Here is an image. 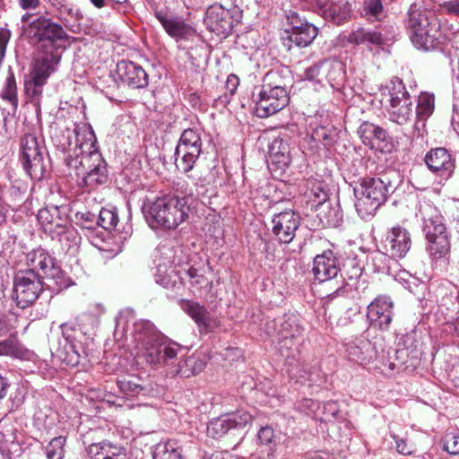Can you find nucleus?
<instances>
[{
    "label": "nucleus",
    "instance_id": "obj_1",
    "mask_svg": "<svg viewBox=\"0 0 459 459\" xmlns=\"http://www.w3.org/2000/svg\"><path fill=\"white\" fill-rule=\"evenodd\" d=\"M23 33L38 49L30 78L25 82V91L31 98H39L48 77L61 61L64 51L61 42L68 40L69 35L61 24L44 15L30 22Z\"/></svg>",
    "mask_w": 459,
    "mask_h": 459
},
{
    "label": "nucleus",
    "instance_id": "obj_2",
    "mask_svg": "<svg viewBox=\"0 0 459 459\" xmlns=\"http://www.w3.org/2000/svg\"><path fill=\"white\" fill-rule=\"evenodd\" d=\"M75 148L65 158L67 167L82 178L84 186L95 189L108 182L107 164L96 147V136L91 127L75 126Z\"/></svg>",
    "mask_w": 459,
    "mask_h": 459
},
{
    "label": "nucleus",
    "instance_id": "obj_3",
    "mask_svg": "<svg viewBox=\"0 0 459 459\" xmlns=\"http://www.w3.org/2000/svg\"><path fill=\"white\" fill-rule=\"evenodd\" d=\"M137 356L152 366L173 364L181 347L167 340L149 320H140L134 325Z\"/></svg>",
    "mask_w": 459,
    "mask_h": 459
},
{
    "label": "nucleus",
    "instance_id": "obj_4",
    "mask_svg": "<svg viewBox=\"0 0 459 459\" xmlns=\"http://www.w3.org/2000/svg\"><path fill=\"white\" fill-rule=\"evenodd\" d=\"M189 196L165 195L151 204L146 220L152 229L175 230L189 216Z\"/></svg>",
    "mask_w": 459,
    "mask_h": 459
},
{
    "label": "nucleus",
    "instance_id": "obj_5",
    "mask_svg": "<svg viewBox=\"0 0 459 459\" xmlns=\"http://www.w3.org/2000/svg\"><path fill=\"white\" fill-rule=\"evenodd\" d=\"M407 27L411 40L418 49L426 51L438 45L439 24L434 13L420 3L411 4L407 13Z\"/></svg>",
    "mask_w": 459,
    "mask_h": 459
},
{
    "label": "nucleus",
    "instance_id": "obj_6",
    "mask_svg": "<svg viewBox=\"0 0 459 459\" xmlns=\"http://www.w3.org/2000/svg\"><path fill=\"white\" fill-rule=\"evenodd\" d=\"M394 188L386 175L361 179L354 187L355 207L359 215L364 220L373 216Z\"/></svg>",
    "mask_w": 459,
    "mask_h": 459
},
{
    "label": "nucleus",
    "instance_id": "obj_7",
    "mask_svg": "<svg viewBox=\"0 0 459 459\" xmlns=\"http://www.w3.org/2000/svg\"><path fill=\"white\" fill-rule=\"evenodd\" d=\"M422 213L427 252L432 263L445 264L449 258L451 245L444 218L430 206L427 207Z\"/></svg>",
    "mask_w": 459,
    "mask_h": 459
},
{
    "label": "nucleus",
    "instance_id": "obj_8",
    "mask_svg": "<svg viewBox=\"0 0 459 459\" xmlns=\"http://www.w3.org/2000/svg\"><path fill=\"white\" fill-rule=\"evenodd\" d=\"M339 257L332 251L325 250L322 254L315 256L313 261L312 273L316 280L319 282H331L333 281V292L325 295V298L333 299L343 292L345 289V281L342 275L339 276L341 271Z\"/></svg>",
    "mask_w": 459,
    "mask_h": 459
},
{
    "label": "nucleus",
    "instance_id": "obj_9",
    "mask_svg": "<svg viewBox=\"0 0 459 459\" xmlns=\"http://www.w3.org/2000/svg\"><path fill=\"white\" fill-rule=\"evenodd\" d=\"M388 102L385 112L391 122L403 126L411 121L413 101L402 80L396 78L391 81Z\"/></svg>",
    "mask_w": 459,
    "mask_h": 459
},
{
    "label": "nucleus",
    "instance_id": "obj_10",
    "mask_svg": "<svg viewBox=\"0 0 459 459\" xmlns=\"http://www.w3.org/2000/svg\"><path fill=\"white\" fill-rule=\"evenodd\" d=\"M20 161L27 175L34 180H40L47 171L44 161V148L33 134H26L21 140Z\"/></svg>",
    "mask_w": 459,
    "mask_h": 459
},
{
    "label": "nucleus",
    "instance_id": "obj_11",
    "mask_svg": "<svg viewBox=\"0 0 459 459\" xmlns=\"http://www.w3.org/2000/svg\"><path fill=\"white\" fill-rule=\"evenodd\" d=\"M241 19L242 10L238 6L225 8L222 4H214L207 8L204 22L210 31L227 37Z\"/></svg>",
    "mask_w": 459,
    "mask_h": 459
},
{
    "label": "nucleus",
    "instance_id": "obj_12",
    "mask_svg": "<svg viewBox=\"0 0 459 459\" xmlns=\"http://www.w3.org/2000/svg\"><path fill=\"white\" fill-rule=\"evenodd\" d=\"M255 102V113L261 118L268 117L285 108L289 103V95L284 87L273 86L264 83L261 86L255 96L253 93Z\"/></svg>",
    "mask_w": 459,
    "mask_h": 459
},
{
    "label": "nucleus",
    "instance_id": "obj_13",
    "mask_svg": "<svg viewBox=\"0 0 459 459\" xmlns=\"http://www.w3.org/2000/svg\"><path fill=\"white\" fill-rule=\"evenodd\" d=\"M39 275L33 270L21 272L14 277L13 298L21 308L31 306L39 298L43 289Z\"/></svg>",
    "mask_w": 459,
    "mask_h": 459
},
{
    "label": "nucleus",
    "instance_id": "obj_14",
    "mask_svg": "<svg viewBox=\"0 0 459 459\" xmlns=\"http://www.w3.org/2000/svg\"><path fill=\"white\" fill-rule=\"evenodd\" d=\"M27 263L31 267L30 270H40L44 277L51 281L49 288L60 290L66 287L63 273L58 266H56L54 259L43 248H38L27 255Z\"/></svg>",
    "mask_w": 459,
    "mask_h": 459
},
{
    "label": "nucleus",
    "instance_id": "obj_15",
    "mask_svg": "<svg viewBox=\"0 0 459 459\" xmlns=\"http://www.w3.org/2000/svg\"><path fill=\"white\" fill-rule=\"evenodd\" d=\"M394 38V28L391 25H380L373 30L364 27L353 28L346 36V40L351 45H366L367 47H380L393 40Z\"/></svg>",
    "mask_w": 459,
    "mask_h": 459
},
{
    "label": "nucleus",
    "instance_id": "obj_16",
    "mask_svg": "<svg viewBox=\"0 0 459 459\" xmlns=\"http://www.w3.org/2000/svg\"><path fill=\"white\" fill-rule=\"evenodd\" d=\"M288 23L291 26L288 33V40L299 48L308 47L318 34V29L314 24L301 18L298 13L290 11L286 15Z\"/></svg>",
    "mask_w": 459,
    "mask_h": 459
},
{
    "label": "nucleus",
    "instance_id": "obj_17",
    "mask_svg": "<svg viewBox=\"0 0 459 459\" xmlns=\"http://www.w3.org/2000/svg\"><path fill=\"white\" fill-rule=\"evenodd\" d=\"M252 420V415L246 411H237L213 419L207 426V433L212 438H221L230 431L243 429Z\"/></svg>",
    "mask_w": 459,
    "mask_h": 459
},
{
    "label": "nucleus",
    "instance_id": "obj_18",
    "mask_svg": "<svg viewBox=\"0 0 459 459\" xmlns=\"http://www.w3.org/2000/svg\"><path fill=\"white\" fill-rule=\"evenodd\" d=\"M411 247V233L403 227L390 229L383 240L385 254L392 258H403Z\"/></svg>",
    "mask_w": 459,
    "mask_h": 459
},
{
    "label": "nucleus",
    "instance_id": "obj_19",
    "mask_svg": "<svg viewBox=\"0 0 459 459\" xmlns=\"http://www.w3.org/2000/svg\"><path fill=\"white\" fill-rule=\"evenodd\" d=\"M315 11L324 19L342 24L351 16V4L347 0H315Z\"/></svg>",
    "mask_w": 459,
    "mask_h": 459
},
{
    "label": "nucleus",
    "instance_id": "obj_20",
    "mask_svg": "<svg viewBox=\"0 0 459 459\" xmlns=\"http://www.w3.org/2000/svg\"><path fill=\"white\" fill-rule=\"evenodd\" d=\"M272 223L273 234L281 244H289L294 239L300 224L299 216L291 210L275 214Z\"/></svg>",
    "mask_w": 459,
    "mask_h": 459
},
{
    "label": "nucleus",
    "instance_id": "obj_21",
    "mask_svg": "<svg viewBox=\"0 0 459 459\" xmlns=\"http://www.w3.org/2000/svg\"><path fill=\"white\" fill-rule=\"evenodd\" d=\"M393 307L390 298L384 296L376 298L368 306L367 317L370 325L381 330H386L393 319Z\"/></svg>",
    "mask_w": 459,
    "mask_h": 459
},
{
    "label": "nucleus",
    "instance_id": "obj_22",
    "mask_svg": "<svg viewBox=\"0 0 459 459\" xmlns=\"http://www.w3.org/2000/svg\"><path fill=\"white\" fill-rule=\"evenodd\" d=\"M37 218L45 233L50 238L58 234V231L69 222L65 209L55 205L40 209Z\"/></svg>",
    "mask_w": 459,
    "mask_h": 459
},
{
    "label": "nucleus",
    "instance_id": "obj_23",
    "mask_svg": "<svg viewBox=\"0 0 459 459\" xmlns=\"http://www.w3.org/2000/svg\"><path fill=\"white\" fill-rule=\"evenodd\" d=\"M178 304L181 309L195 321L201 333H210L217 327V320L211 316L204 305L184 299H179Z\"/></svg>",
    "mask_w": 459,
    "mask_h": 459
},
{
    "label": "nucleus",
    "instance_id": "obj_24",
    "mask_svg": "<svg viewBox=\"0 0 459 459\" xmlns=\"http://www.w3.org/2000/svg\"><path fill=\"white\" fill-rule=\"evenodd\" d=\"M117 74L123 83L133 89H143L149 83L148 74L144 69L132 61L118 62Z\"/></svg>",
    "mask_w": 459,
    "mask_h": 459
},
{
    "label": "nucleus",
    "instance_id": "obj_25",
    "mask_svg": "<svg viewBox=\"0 0 459 459\" xmlns=\"http://www.w3.org/2000/svg\"><path fill=\"white\" fill-rule=\"evenodd\" d=\"M427 167L441 177L449 178L455 169V160L446 148H434L425 155Z\"/></svg>",
    "mask_w": 459,
    "mask_h": 459
},
{
    "label": "nucleus",
    "instance_id": "obj_26",
    "mask_svg": "<svg viewBox=\"0 0 459 459\" xmlns=\"http://www.w3.org/2000/svg\"><path fill=\"white\" fill-rule=\"evenodd\" d=\"M346 353L350 360L359 365H367L377 356L375 346L366 338L359 337L346 344Z\"/></svg>",
    "mask_w": 459,
    "mask_h": 459
},
{
    "label": "nucleus",
    "instance_id": "obj_27",
    "mask_svg": "<svg viewBox=\"0 0 459 459\" xmlns=\"http://www.w3.org/2000/svg\"><path fill=\"white\" fill-rule=\"evenodd\" d=\"M156 18L161 23L166 32L176 39H187L195 33L194 29L181 18L168 17L161 13H157Z\"/></svg>",
    "mask_w": 459,
    "mask_h": 459
},
{
    "label": "nucleus",
    "instance_id": "obj_28",
    "mask_svg": "<svg viewBox=\"0 0 459 459\" xmlns=\"http://www.w3.org/2000/svg\"><path fill=\"white\" fill-rule=\"evenodd\" d=\"M202 150H198L196 145L188 146L185 143H178L175 149V165L177 169L185 173L193 169Z\"/></svg>",
    "mask_w": 459,
    "mask_h": 459
},
{
    "label": "nucleus",
    "instance_id": "obj_29",
    "mask_svg": "<svg viewBox=\"0 0 459 459\" xmlns=\"http://www.w3.org/2000/svg\"><path fill=\"white\" fill-rule=\"evenodd\" d=\"M87 459H126L125 450L108 441L94 443L87 448Z\"/></svg>",
    "mask_w": 459,
    "mask_h": 459
},
{
    "label": "nucleus",
    "instance_id": "obj_30",
    "mask_svg": "<svg viewBox=\"0 0 459 459\" xmlns=\"http://www.w3.org/2000/svg\"><path fill=\"white\" fill-rule=\"evenodd\" d=\"M269 158L272 163L278 165L280 169L288 167L291 160L290 139L274 138L269 146Z\"/></svg>",
    "mask_w": 459,
    "mask_h": 459
},
{
    "label": "nucleus",
    "instance_id": "obj_31",
    "mask_svg": "<svg viewBox=\"0 0 459 459\" xmlns=\"http://www.w3.org/2000/svg\"><path fill=\"white\" fill-rule=\"evenodd\" d=\"M205 362L199 356L191 355L173 365L171 373L182 377H190L203 371Z\"/></svg>",
    "mask_w": 459,
    "mask_h": 459
},
{
    "label": "nucleus",
    "instance_id": "obj_32",
    "mask_svg": "<svg viewBox=\"0 0 459 459\" xmlns=\"http://www.w3.org/2000/svg\"><path fill=\"white\" fill-rule=\"evenodd\" d=\"M435 108V96L429 92H420L418 97L415 109L417 121L415 122V130L420 131V123L425 126V121L433 114Z\"/></svg>",
    "mask_w": 459,
    "mask_h": 459
},
{
    "label": "nucleus",
    "instance_id": "obj_33",
    "mask_svg": "<svg viewBox=\"0 0 459 459\" xmlns=\"http://www.w3.org/2000/svg\"><path fill=\"white\" fill-rule=\"evenodd\" d=\"M277 340H281L283 345L286 346L290 339H304L303 329L297 324L296 319L288 317L284 319L276 329Z\"/></svg>",
    "mask_w": 459,
    "mask_h": 459
},
{
    "label": "nucleus",
    "instance_id": "obj_34",
    "mask_svg": "<svg viewBox=\"0 0 459 459\" xmlns=\"http://www.w3.org/2000/svg\"><path fill=\"white\" fill-rule=\"evenodd\" d=\"M358 134L365 145L372 144L373 139L385 142L387 138L384 128L370 122H363L358 129Z\"/></svg>",
    "mask_w": 459,
    "mask_h": 459
},
{
    "label": "nucleus",
    "instance_id": "obj_35",
    "mask_svg": "<svg viewBox=\"0 0 459 459\" xmlns=\"http://www.w3.org/2000/svg\"><path fill=\"white\" fill-rule=\"evenodd\" d=\"M359 12L370 22H380L385 17L383 0H365Z\"/></svg>",
    "mask_w": 459,
    "mask_h": 459
},
{
    "label": "nucleus",
    "instance_id": "obj_36",
    "mask_svg": "<svg viewBox=\"0 0 459 459\" xmlns=\"http://www.w3.org/2000/svg\"><path fill=\"white\" fill-rule=\"evenodd\" d=\"M153 459H182V454L178 443L173 440L160 441L152 451Z\"/></svg>",
    "mask_w": 459,
    "mask_h": 459
},
{
    "label": "nucleus",
    "instance_id": "obj_37",
    "mask_svg": "<svg viewBox=\"0 0 459 459\" xmlns=\"http://www.w3.org/2000/svg\"><path fill=\"white\" fill-rule=\"evenodd\" d=\"M0 96L4 100L11 104L13 113L16 112L18 108L17 85L14 74L11 68L8 69V74Z\"/></svg>",
    "mask_w": 459,
    "mask_h": 459
},
{
    "label": "nucleus",
    "instance_id": "obj_38",
    "mask_svg": "<svg viewBox=\"0 0 459 459\" xmlns=\"http://www.w3.org/2000/svg\"><path fill=\"white\" fill-rule=\"evenodd\" d=\"M140 379L134 377H124L117 380V385L119 390L127 396L145 395L148 389L143 386Z\"/></svg>",
    "mask_w": 459,
    "mask_h": 459
},
{
    "label": "nucleus",
    "instance_id": "obj_39",
    "mask_svg": "<svg viewBox=\"0 0 459 459\" xmlns=\"http://www.w3.org/2000/svg\"><path fill=\"white\" fill-rule=\"evenodd\" d=\"M52 239H56L58 242L67 250L76 247L81 242V237L77 230L66 224L64 229L58 231V234L55 235Z\"/></svg>",
    "mask_w": 459,
    "mask_h": 459
},
{
    "label": "nucleus",
    "instance_id": "obj_40",
    "mask_svg": "<svg viewBox=\"0 0 459 459\" xmlns=\"http://www.w3.org/2000/svg\"><path fill=\"white\" fill-rule=\"evenodd\" d=\"M25 351L26 350L14 335H11L0 342V356L22 358L24 356Z\"/></svg>",
    "mask_w": 459,
    "mask_h": 459
},
{
    "label": "nucleus",
    "instance_id": "obj_41",
    "mask_svg": "<svg viewBox=\"0 0 459 459\" xmlns=\"http://www.w3.org/2000/svg\"><path fill=\"white\" fill-rule=\"evenodd\" d=\"M51 5L58 12L57 18L63 22L67 17L79 21L82 19V13L78 9L69 4L66 0H51Z\"/></svg>",
    "mask_w": 459,
    "mask_h": 459
},
{
    "label": "nucleus",
    "instance_id": "obj_42",
    "mask_svg": "<svg viewBox=\"0 0 459 459\" xmlns=\"http://www.w3.org/2000/svg\"><path fill=\"white\" fill-rule=\"evenodd\" d=\"M98 226L103 228L106 230H115L118 223V214L115 208H102L99 214Z\"/></svg>",
    "mask_w": 459,
    "mask_h": 459
},
{
    "label": "nucleus",
    "instance_id": "obj_43",
    "mask_svg": "<svg viewBox=\"0 0 459 459\" xmlns=\"http://www.w3.org/2000/svg\"><path fill=\"white\" fill-rule=\"evenodd\" d=\"M65 437L63 436L54 437L45 447L48 459H63L65 455Z\"/></svg>",
    "mask_w": 459,
    "mask_h": 459
},
{
    "label": "nucleus",
    "instance_id": "obj_44",
    "mask_svg": "<svg viewBox=\"0 0 459 459\" xmlns=\"http://www.w3.org/2000/svg\"><path fill=\"white\" fill-rule=\"evenodd\" d=\"M202 133L197 129L188 128L183 131L178 143H185L188 146L198 147V150H202L203 142L201 137Z\"/></svg>",
    "mask_w": 459,
    "mask_h": 459
},
{
    "label": "nucleus",
    "instance_id": "obj_45",
    "mask_svg": "<svg viewBox=\"0 0 459 459\" xmlns=\"http://www.w3.org/2000/svg\"><path fill=\"white\" fill-rule=\"evenodd\" d=\"M288 340L290 342L286 343V346L283 345V342H281V340L278 341L280 352L286 358H295L296 354L300 352V345L304 342V339L294 340L289 338Z\"/></svg>",
    "mask_w": 459,
    "mask_h": 459
},
{
    "label": "nucleus",
    "instance_id": "obj_46",
    "mask_svg": "<svg viewBox=\"0 0 459 459\" xmlns=\"http://www.w3.org/2000/svg\"><path fill=\"white\" fill-rule=\"evenodd\" d=\"M77 222L85 229L93 230L98 226L97 215L91 212H77L75 213Z\"/></svg>",
    "mask_w": 459,
    "mask_h": 459
},
{
    "label": "nucleus",
    "instance_id": "obj_47",
    "mask_svg": "<svg viewBox=\"0 0 459 459\" xmlns=\"http://www.w3.org/2000/svg\"><path fill=\"white\" fill-rule=\"evenodd\" d=\"M313 137L317 141H322L323 144L329 148L334 143L336 134L334 131L322 126L315 130Z\"/></svg>",
    "mask_w": 459,
    "mask_h": 459
},
{
    "label": "nucleus",
    "instance_id": "obj_48",
    "mask_svg": "<svg viewBox=\"0 0 459 459\" xmlns=\"http://www.w3.org/2000/svg\"><path fill=\"white\" fill-rule=\"evenodd\" d=\"M442 447L450 455L459 454V435L455 433H447L442 438Z\"/></svg>",
    "mask_w": 459,
    "mask_h": 459
},
{
    "label": "nucleus",
    "instance_id": "obj_49",
    "mask_svg": "<svg viewBox=\"0 0 459 459\" xmlns=\"http://www.w3.org/2000/svg\"><path fill=\"white\" fill-rule=\"evenodd\" d=\"M324 65V63L315 64L307 68L303 75L304 80L314 82L316 83H321L323 80V73L321 70Z\"/></svg>",
    "mask_w": 459,
    "mask_h": 459
},
{
    "label": "nucleus",
    "instance_id": "obj_50",
    "mask_svg": "<svg viewBox=\"0 0 459 459\" xmlns=\"http://www.w3.org/2000/svg\"><path fill=\"white\" fill-rule=\"evenodd\" d=\"M257 437L262 445L269 446V450L276 445L274 431L271 427L261 428Z\"/></svg>",
    "mask_w": 459,
    "mask_h": 459
},
{
    "label": "nucleus",
    "instance_id": "obj_51",
    "mask_svg": "<svg viewBox=\"0 0 459 459\" xmlns=\"http://www.w3.org/2000/svg\"><path fill=\"white\" fill-rule=\"evenodd\" d=\"M155 281L158 284L163 286L164 288L172 287L173 289H175L176 293H178L179 290L184 289L182 281H179L171 282L169 277H168L167 275L162 276L157 274L155 276Z\"/></svg>",
    "mask_w": 459,
    "mask_h": 459
},
{
    "label": "nucleus",
    "instance_id": "obj_52",
    "mask_svg": "<svg viewBox=\"0 0 459 459\" xmlns=\"http://www.w3.org/2000/svg\"><path fill=\"white\" fill-rule=\"evenodd\" d=\"M441 7L447 14L459 18V0L446 1L441 4Z\"/></svg>",
    "mask_w": 459,
    "mask_h": 459
},
{
    "label": "nucleus",
    "instance_id": "obj_53",
    "mask_svg": "<svg viewBox=\"0 0 459 459\" xmlns=\"http://www.w3.org/2000/svg\"><path fill=\"white\" fill-rule=\"evenodd\" d=\"M323 410H324V414L325 415L326 418L329 416L334 418L339 411L337 403L335 402H332V401L325 403L323 405Z\"/></svg>",
    "mask_w": 459,
    "mask_h": 459
},
{
    "label": "nucleus",
    "instance_id": "obj_54",
    "mask_svg": "<svg viewBox=\"0 0 459 459\" xmlns=\"http://www.w3.org/2000/svg\"><path fill=\"white\" fill-rule=\"evenodd\" d=\"M392 437L395 440L396 448L400 454L410 455L411 453V448L407 445L405 440L398 437L395 435H392Z\"/></svg>",
    "mask_w": 459,
    "mask_h": 459
},
{
    "label": "nucleus",
    "instance_id": "obj_55",
    "mask_svg": "<svg viewBox=\"0 0 459 459\" xmlns=\"http://www.w3.org/2000/svg\"><path fill=\"white\" fill-rule=\"evenodd\" d=\"M238 85V78L235 74H230L226 82L227 91L233 95Z\"/></svg>",
    "mask_w": 459,
    "mask_h": 459
},
{
    "label": "nucleus",
    "instance_id": "obj_56",
    "mask_svg": "<svg viewBox=\"0 0 459 459\" xmlns=\"http://www.w3.org/2000/svg\"><path fill=\"white\" fill-rule=\"evenodd\" d=\"M20 6L23 10L36 9L39 6V0H19Z\"/></svg>",
    "mask_w": 459,
    "mask_h": 459
},
{
    "label": "nucleus",
    "instance_id": "obj_57",
    "mask_svg": "<svg viewBox=\"0 0 459 459\" xmlns=\"http://www.w3.org/2000/svg\"><path fill=\"white\" fill-rule=\"evenodd\" d=\"M9 386L10 384L8 380L0 375V399L6 395Z\"/></svg>",
    "mask_w": 459,
    "mask_h": 459
},
{
    "label": "nucleus",
    "instance_id": "obj_58",
    "mask_svg": "<svg viewBox=\"0 0 459 459\" xmlns=\"http://www.w3.org/2000/svg\"><path fill=\"white\" fill-rule=\"evenodd\" d=\"M8 207L4 201L0 196V225L4 224L6 221Z\"/></svg>",
    "mask_w": 459,
    "mask_h": 459
},
{
    "label": "nucleus",
    "instance_id": "obj_59",
    "mask_svg": "<svg viewBox=\"0 0 459 459\" xmlns=\"http://www.w3.org/2000/svg\"><path fill=\"white\" fill-rule=\"evenodd\" d=\"M10 330L4 318L0 317V337L5 334Z\"/></svg>",
    "mask_w": 459,
    "mask_h": 459
},
{
    "label": "nucleus",
    "instance_id": "obj_60",
    "mask_svg": "<svg viewBox=\"0 0 459 459\" xmlns=\"http://www.w3.org/2000/svg\"><path fill=\"white\" fill-rule=\"evenodd\" d=\"M212 459H245V458H239L238 456L225 454V455H213Z\"/></svg>",
    "mask_w": 459,
    "mask_h": 459
},
{
    "label": "nucleus",
    "instance_id": "obj_61",
    "mask_svg": "<svg viewBox=\"0 0 459 459\" xmlns=\"http://www.w3.org/2000/svg\"><path fill=\"white\" fill-rule=\"evenodd\" d=\"M316 195L317 196L319 203L325 201L327 198V193L323 189H320V193L316 194Z\"/></svg>",
    "mask_w": 459,
    "mask_h": 459
},
{
    "label": "nucleus",
    "instance_id": "obj_62",
    "mask_svg": "<svg viewBox=\"0 0 459 459\" xmlns=\"http://www.w3.org/2000/svg\"><path fill=\"white\" fill-rule=\"evenodd\" d=\"M91 3L97 8L105 6V0H90Z\"/></svg>",
    "mask_w": 459,
    "mask_h": 459
},
{
    "label": "nucleus",
    "instance_id": "obj_63",
    "mask_svg": "<svg viewBox=\"0 0 459 459\" xmlns=\"http://www.w3.org/2000/svg\"><path fill=\"white\" fill-rule=\"evenodd\" d=\"M32 16H33L32 14L26 13V14L22 15V22L29 23L30 22V19L32 18Z\"/></svg>",
    "mask_w": 459,
    "mask_h": 459
},
{
    "label": "nucleus",
    "instance_id": "obj_64",
    "mask_svg": "<svg viewBox=\"0 0 459 459\" xmlns=\"http://www.w3.org/2000/svg\"><path fill=\"white\" fill-rule=\"evenodd\" d=\"M338 221H339L338 220H328L327 225L328 226H336Z\"/></svg>",
    "mask_w": 459,
    "mask_h": 459
}]
</instances>
